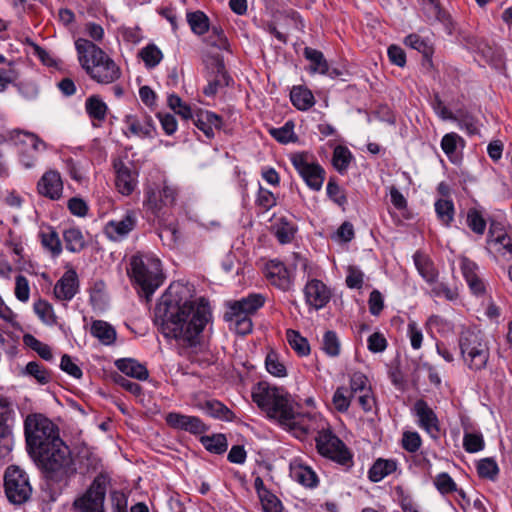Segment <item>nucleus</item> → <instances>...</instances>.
<instances>
[{
    "instance_id": "nucleus-1",
    "label": "nucleus",
    "mask_w": 512,
    "mask_h": 512,
    "mask_svg": "<svg viewBox=\"0 0 512 512\" xmlns=\"http://www.w3.org/2000/svg\"><path fill=\"white\" fill-rule=\"evenodd\" d=\"M208 300H193L182 284H171L154 309V321L165 338L174 339L182 347H196L211 320Z\"/></svg>"
},
{
    "instance_id": "nucleus-2",
    "label": "nucleus",
    "mask_w": 512,
    "mask_h": 512,
    "mask_svg": "<svg viewBox=\"0 0 512 512\" xmlns=\"http://www.w3.org/2000/svg\"><path fill=\"white\" fill-rule=\"evenodd\" d=\"M252 399L269 418L275 419L299 438L318 431V416L295 412L289 395L283 389L259 382L252 391Z\"/></svg>"
},
{
    "instance_id": "nucleus-3",
    "label": "nucleus",
    "mask_w": 512,
    "mask_h": 512,
    "mask_svg": "<svg viewBox=\"0 0 512 512\" xmlns=\"http://www.w3.org/2000/svg\"><path fill=\"white\" fill-rule=\"evenodd\" d=\"M81 67L99 84H111L121 77V69L99 46L84 38L75 41Z\"/></svg>"
},
{
    "instance_id": "nucleus-4",
    "label": "nucleus",
    "mask_w": 512,
    "mask_h": 512,
    "mask_svg": "<svg viewBox=\"0 0 512 512\" xmlns=\"http://www.w3.org/2000/svg\"><path fill=\"white\" fill-rule=\"evenodd\" d=\"M53 448L38 452L33 457L45 478L54 483L67 484L77 470L73 461L70 448L64 441H57Z\"/></svg>"
},
{
    "instance_id": "nucleus-5",
    "label": "nucleus",
    "mask_w": 512,
    "mask_h": 512,
    "mask_svg": "<svg viewBox=\"0 0 512 512\" xmlns=\"http://www.w3.org/2000/svg\"><path fill=\"white\" fill-rule=\"evenodd\" d=\"M458 346L464 365L473 373L484 371L490 362V347L485 334L472 327L464 328L458 337Z\"/></svg>"
},
{
    "instance_id": "nucleus-6",
    "label": "nucleus",
    "mask_w": 512,
    "mask_h": 512,
    "mask_svg": "<svg viewBox=\"0 0 512 512\" xmlns=\"http://www.w3.org/2000/svg\"><path fill=\"white\" fill-rule=\"evenodd\" d=\"M24 433L27 450L34 457L49 447L63 441L58 427L42 414H30L24 421Z\"/></svg>"
},
{
    "instance_id": "nucleus-7",
    "label": "nucleus",
    "mask_w": 512,
    "mask_h": 512,
    "mask_svg": "<svg viewBox=\"0 0 512 512\" xmlns=\"http://www.w3.org/2000/svg\"><path fill=\"white\" fill-rule=\"evenodd\" d=\"M128 273L146 298H149L162 283L161 262L152 254L133 255Z\"/></svg>"
},
{
    "instance_id": "nucleus-8",
    "label": "nucleus",
    "mask_w": 512,
    "mask_h": 512,
    "mask_svg": "<svg viewBox=\"0 0 512 512\" xmlns=\"http://www.w3.org/2000/svg\"><path fill=\"white\" fill-rule=\"evenodd\" d=\"M318 453L348 471L354 466V455L347 445L329 429L318 431L315 438Z\"/></svg>"
},
{
    "instance_id": "nucleus-9",
    "label": "nucleus",
    "mask_w": 512,
    "mask_h": 512,
    "mask_svg": "<svg viewBox=\"0 0 512 512\" xmlns=\"http://www.w3.org/2000/svg\"><path fill=\"white\" fill-rule=\"evenodd\" d=\"M4 493L15 505L26 503L32 496L33 488L27 472L17 465H10L4 472Z\"/></svg>"
},
{
    "instance_id": "nucleus-10",
    "label": "nucleus",
    "mask_w": 512,
    "mask_h": 512,
    "mask_svg": "<svg viewBox=\"0 0 512 512\" xmlns=\"http://www.w3.org/2000/svg\"><path fill=\"white\" fill-rule=\"evenodd\" d=\"M111 479L106 473H99L87 490L73 502L77 512H105L104 502Z\"/></svg>"
},
{
    "instance_id": "nucleus-11",
    "label": "nucleus",
    "mask_w": 512,
    "mask_h": 512,
    "mask_svg": "<svg viewBox=\"0 0 512 512\" xmlns=\"http://www.w3.org/2000/svg\"><path fill=\"white\" fill-rule=\"evenodd\" d=\"M289 159L295 170L311 190H321L326 172L314 159L312 154L306 151L295 152L290 154Z\"/></svg>"
},
{
    "instance_id": "nucleus-12",
    "label": "nucleus",
    "mask_w": 512,
    "mask_h": 512,
    "mask_svg": "<svg viewBox=\"0 0 512 512\" xmlns=\"http://www.w3.org/2000/svg\"><path fill=\"white\" fill-rule=\"evenodd\" d=\"M15 411L8 397H0V459L10 454L13 448L12 426Z\"/></svg>"
},
{
    "instance_id": "nucleus-13",
    "label": "nucleus",
    "mask_w": 512,
    "mask_h": 512,
    "mask_svg": "<svg viewBox=\"0 0 512 512\" xmlns=\"http://www.w3.org/2000/svg\"><path fill=\"white\" fill-rule=\"evenodd\" d=\"M137 222L136 212L127 210L120 218L109 220L104 225L103 233L110 241L121 242L135 230Z\"/></svg>"
},
{
    "instance_id": "nucleus-14",
    "label": "nucleus",
    "mask_w": 512,
    "mask_h": 512,
    "mask_svg": "<svg viewBox=\"0 0 512 512\" xmlns=\"http://www.w3.org/2000/svg\"><path fill=\"white\" fill-rule=\"evenodd\" d=\"M265 302L266 297L260 293H250L239 300L230 301L227 303L224 319H233L240 316L251 317L264 306Z\"/></svg>"
},
{
    "instance_id": "nucleus-15",
    "label": "nucleus",
    "mask_w": 512,
    "mask_h": 512,
    "mask_svg": "<svg viewBox=\"0 0 512 512\" xmlns=\"http://www.w3.org/2000/svg\"><path fill=\"white\" fill-rule=\"evenodd\" d=\"M266 280L270 285L282 290L289 291L294 282V277L286 265L277 260H269L263 270Z\"/></svg>"
},
{
    "instance_id": "nucleus-16",
    "label": "nucleus",
    "mask_w": 512,
    "mask_h": 512,
    "mask_svg": "<svg viewBox=\"0 0 512 512\" xmlns=\"http://www.w3.org/2000/svg\"><path fill=\"white\" fill-rule=\"evenodd\" d=\"M414 415L417 417L418 426L423 429L431 438L437 440L440 438V422L428 403L419 399L413 406Z\"/></svg>"
},
{
    "instance_id": "nucleus-17",
    "label": "nucleus",
    "mask_w": 512,
    "mask_h": 512,
    "mask_svg": "<svg viewBox=\"0 0 512 512\" xmlns=\"http://www.w3.org/2000/svg\"><path fill=\"white\" fill-rule=\"evenodd\" d=\"M207 75L208 84L203 88V94L213 97L219 89L228 87L233 83L232 77L228 74L223 60L216 59L209 67Z\"/></svg>"
},
{
    "instance_id": "nucleus-18",
    "label": "nucleus",
    "mask_w": 512,
    "mask_h": 512,
    "mask_svg": "<svg viewBox=\"0 0 512 512\" xmlns=\"http://www.w3.org/2000/svg\"><path fill=\"white\" fill-rule=\"evenodd\" d=\"M63 189L61 174L54 169L45 171L36 185L37 193L52 201H57L62 197Z\"/></svg>"
},
{
    "instance_id": "nucleus-19",
    "label": "nucleus",
    "mask_w": 512,
    "mask_h": 512,
    "mask_svg": "<svg viewBox=\"0 0 512 512\" xmlns=\"http://www.w3.org/2000/svg\"><path fill=\"white\" fill-rule=\"evenodd\" d=\"M166 424L177 430H183L193 435H199L207 432L209 426L206 425L199 417L184 415L178 412H169L165 416Z\"/></svg>"
},
{
    "instance_id": "nucleus-20",
    "label": "nucleus",
    "mask_w": 512,
    "mask_h": 512,
    "mask_svg": "<svg viewBox=\"0 0 512 512\" xmlns=\"http://www.w3.org/2000/svg\"><path fill=\"white\" fill-rule=\"evenodd\" d=\"M306 303L316 310L325 307L331 298L329 288L318 279L308 281L304 287Z\"/></svg>"
},
{
    "instance_id": "nucleus-21",
    "label": "nucleus",
    "mask_w": 512,
    "mask_h": 512,
    "mask_svg": "<svg viewBox=\"0 0 512 512\" xmlns=\"http://www.w3.org/2000/svg\"><path fill=\"white\" fill-rule=\"evenodd\" d=\"M79 292V279L75 270L66 271L55 283L54 297L58 301L69 302Z\"/></svg>"
},
{
    "instance_id": "nucleus-22",
    "label": "nucleus",
    "mask_w": 512,
    "mask_h": 512,
    "mask_svg": "<svg viewBox=\"0 0 512 512\" xmlns=\"http://www.w3.org/2000/svg\"><path fill=\"white\" fill-rule=\"evenodd\" d=\"M124 123L132 135L141 138H153L156 130L152 117L146 113L128 114Z\"/></svg>"
},
{
    "instance_id": "nucleus-23",
    "label": "nucleus",
    "mask_w": 512,
    "mask_h": 512,
    "mask_svg": "<svg viewBox=\"0 0 512 512\" xmlns=\"http://www.w3.org/2000/svg\"><path fill=\"white\" fill-rule=\"evenodd\" d=\"M290 476L300 485L309 489H314L319 485L316 472L300 459H294L290 463Z\"/></svg>"
},
{
    "instance_id": "nucleus-24",
    "label": "nucleus",
    "mask_w": 512,
    "mask_h": 512,
    "mask_svg": "<svg viewBox=\"0 0 512 512\" xmlns=\"http://www.w3.org/2000/svg\"><path fill=\"white\" fill-rule=\"evenodd\" d=\"M460 269L471 292L477 296L484 295L486 291L485 283L478 275V265L469 258L462 257L460 259Z\"/></svg>"
},
{
    "instance_id": "nucleus-25",
    "label": "nucleus",
    "mask_w": 512,
    "mask_h": 512,
    "mask_svg": "<svg viewBox=\"0 0 512 512\" xmlns=\"http://www.w3.org/2000/svg\"><path fill=\"white\" fill-rule=\"evenodd\" d=\"M116 178L115 185L117 190L125 196L132 194L136 185V175L132 170L121 160H117L113 164Z\"/></svg>"
},
{
    "instance_id": "nucleus-26",
    "label": "nucleus",
    "mask_w": 512,
    "mask_h": 512,
    "mask_svg": "<svg viewBox=\"0 0 512 512\" xmlns=\"http://www.w3.org/2000/svg\"><path fill=\"white\" fill-rule=\"evenodd\" d=\"M192 121L208 139H212L214 137V130L220 129L223 124L222 118L219 115L202 109L195 111V117Z\"/></svg>"
},
{
    "instance_id": "nucleus-27",
    "label": "nucleus",
    "mask_w": 512,
    "mask_h": 512,
    "mask_svg": "<svg viewBox=\"0 0 512 512\" xmlns=\"http://www.w3.org/2000/svg\"><path fill=\"white\" fill-rule=\"evenodd\" d=\"M413 261L418 273L428 284L436 283L439 272L427 254L418 250L413 255Z\"/></svg>"
},
{
    "instance_id": "nucleus-28",
    "label": "nucleus",
    "mask_w": 512,
    "mask_h": 512,
    "mask_svg": "<svg viewBox=\"0 0 512 512\" xmlns=\"http://www.w3.org/2000/svg\"><path fill=\"white\" fill-rule=\"evenodd\" d=\"M85 111L93 126L98 127L106 120L108 106L99 95H91L85 101Z\"/></svg>"
},
{
    "instance_id": "nucleus-29",
    "label": "nucleus",
    "mask_w": 512,
    "mask_h": 512,
    "mask_svg": "<svg viewBox=\"0 0 512 512\" xmlns=\"http://www.w3.org/2000/svg\"><path fill=\"white\" fill-rule=\"evenodd\" d=\"M116 368L125 376L145 381L149 377V371L144 364L133 358H121L115 361Z\"/></svg>"
},
{
    "instance_id": "nucleus-30",
    "label": "nucleus",
    "mask_w": 512,
    "mask_h": 512,
    "mask_svg": "<svg viewBox=\"0 0 512 512\" xmlns=\"http://www.w3.org/2000/svg\"><path fill=\"white\" fill-rule=\"evenodd\" d=\"M487 241L488 244L498 246L499 252L503 250V253L512 257V238L506 234L500 223L491 222Z\"/></svg>"
},
{
    "instance_id": "nucleus-31",
    "label": "nucleus",
    "mask_w": 512,
    "mask_h": 512,
    "mask_svg": "<svg viewBox=\"0 0 512 512\" xmlns=\"http://www.w3.org/2000/svg\"><path fill=\"white\" fill-rule=\"evenodd\" d=\"M40 242L43 248L48 251L52 257H58L62 253V243L57 231L52 226H46L39 232Z\"/></svg>"
},
{
    "instance_id": "nucleus-32",
    "label": "nucleus",
    "mask_w": 512,
    "mask_h": 512,
    "mask_svg": "<svg viewBox=\"0 0 512 512\" xmlns=\"http://www.w3.org/2000/svg\"><path fill=\"white\" fill-rule=\"evenodd\" d=\"M90 333L103 345H112L115 343L117 338V333L114 327L103 320H94L91 324Z\"/></svg>"
},
{
    "instance_id": "nucleus-33",
    "label": "nucleus",
    "mask_w": 512,
    "mask_h": 512,
    "mask_svg": "<svg viewBox=\"0 0 512 512\" xmlns=\"http://www.w3.org/2000/svg\"><path fill=\"white\" fill-rule=\"evenodd\" d=\"M397 469L396 461L392 459L378 458L368 471V478L372 482H380Z\"/></svg>"
},
{
    "instance_id": "nucleus-34",
    "label": "nucleus",
    "mask_w": 512,
    "mask_h": 512,
    "mask_svg": "<svg viewBox=\"0 0 512 512\" xmlns=\"http://www.w3.org/2000/svg\"><path fill=\"white\" fill-rule=\"evenodd\" d=\"M290 100L292 104L301 111H306L315 104V98L311 90L302 85L294 86L292 88L290 92Z\"/></svg>"
},
{
    "instance_id": "nucleus-35",
    "label": "nucleus",
    "mask_w": 512,
    "mask_h": 512,
    "mask_svg": "<svg viewBox=\"0 0 512 512\" xmlns=\"http://www.w3.org/2000/svg\"><path fill=\"white\" fill-rule=\"evenodd\" d=\"M202 409L211 417L222 421L232 422L236 416L225 404L218 400H207Z\"/></svg>"
},
{
    "instance_id": "nucleus-36",
    "label": "nucleus",
    "mask_w": 512,
    "mask_h": 512,
    "mask_svg": "<svg viewBox=\"0 0 512 512\" xmlns=\"http://www.w3.org/2000/svg\"><path fill=\"white\" fill-rule=\"evenodd\" d=\"M65 247L69 252L79 253L86 247L85 237L79 227H70L63 231Z\"/></svg>"
},
{
    "instance_id": "nucleus-37",
    "label": "nucleus",
    "mask_w": 512,
    "mask_h": 512,
    "mask_svg": "<svg viewBox=\"0 0 512 512\" xmlns=\"http://www.w3.org/2000/svg\"><path fill=\"white\" fill-rule=\"evenodd\" d=\"M354 159L353 154L348 147L337 145L333 150L332 165L340 174H345Z\"/></svg>"
},
{
    "instance_id": "nucleus-38",
    "label": "nucleus",
    "mask_w": 512,
    "mask_h": 512,
    "mask_svg": "<svg viewBox=\"0 0 512 512\" xmlns=\"http://www.w3.org/2000/svg\"><path fill=\"white\" fill-rule=\"evenodd\" d=\"M186 19L192 32L196 35H204L210 31V20L203 11L188 12Z\"/></svg>"
},
{
    "instance_id": "nucleus-39",
    "label": "nucleus",
    "mask_w": 512,
    "mask_h": 512,
    "mask_svg": "<svg viewBox=\"0 0 512 512\" xmlns=\"http://www.w3.org/2000/svg\"><path fill=\"white\" fill-rule=\"evenodd\" d=\"M200 443L204 448L213 454H223L228 448L227 438L224 434L218 433L211 436H201Z\"/></svg>"
},
{
    "instance_id": "nucleus-40",
    "label": "nucleus",
    "mask_w": 512,
    "mask_h": 512,
    "mask_svg": "<svg viewBox=\"0 0 512 512\" xmlns=\"http://www.w3.org/2000/svg\"><path fill=\"white\" fill-rule=\"evenodd\" d=\"M144 206L158 218L162 214L163 208H166L159 190L153 187L145 189Z\"/></svg>"
},
{
    "instance_id": "nucleus-41",
    "label": "nucleus",
    "mask_w": 512,
    "mask_h": 512,
    "mask_svg": "<svg viewBox=\"0 0 512 512\" xmlns=\"http://www.w3.org/2000/svg\"><path fill=\"white\" fill-rule=\"evenodd\" d=\"M286 338L290 347L299 355L307 356L310 354V345L306 338L293 329H288L286 332Z\"/></svg>"
},
{
    "instance_id": "nucleus-42",
    "label": "nucleus",
    "mask_w": 512,
    "mask_h": 512,
    "mask_svg": "<svg viewBox=\"0 0 512 512\" xmlns=\"http://www.w3.org/2000/svg\"><path fill=\"white\" fill-rule=\"evenodd\" d=\"M304 56L307 60L311 62L310 69L312 72H317L321 74H326L328 72L329 66L321 51L310 47H306L304 49Z\"/></svg>"
},
{
    "instance_id": "nucleus-43",
    "label": "nucleus",
    "mask_w": 512,
    "mask_h": 512,
    "mask_svg": "<svg viewBox=\"0 0 512 512\" xmlns=\"http://www.w3.org/2000/svg\"><path fill=\"white\" fill-rule=\"evenodd\" d=\"M435 212L439 221L449 227L454 219V204L449 199H439L435 202Z\"/></svg>"
},
{
    "instance_id": "nucleus-44",
    "label": "nucleus",
    "mask_w": 512,
    "mask_h": 512,
    "mask_svg": "<svg viewBox=\"0 0 512 512\" xmlns=\"http://www.w3.org/2000/svg\"><path fill=\"white\" fill-rule=\"evenodd\" d=\"M139 57L145 64V67L152 69L156 67L163 59V53L153 43L148 44L139 51Z\"/></svg>"
},
{
    "instance_id": "nucleus-45",
    "label": "nucleus",
    "mask_w": 512,
    "mask_h": 512,
    "mask_svg": "<svg viewBox=\"0 0 512 512\" xmlns=\"http://www.w3.org/2000/svg\"><path fill=\"white\" fill-rule=\"evenodd\" d=\"M294 123L287 121L280 128H271L269 130L270 135L279 143L287 144L290 142H296L298 140L297 135L294 133Z\"/></svg>"
},
{
    "instance_id": "nucleus-46",
    "label": "nucleus",
    "mask_w": 512,
    "mask_h": 512,
    "mask_svg": "<svg viewBox=\"0 0 512 512\" xmlns=\"http://www.w3.org/2000/svg\"><path fill=\"white\" fill-rule=\"evenodd\" d=\"M25 374L35 378L41 385L48 384L52 380V372L36 361L27 363Z\"/></svg>"
},
{
    "instance_id": "nucleus-47",
    "label": "nucleus",
    "mask_w": 512,
    "mask_h": 512,
    "mask_svg": "<svg viewBox=\"0 0 512 512\" xmlns=\"http://www.w3.org/2000/svg\"><path fill=\"white\" fill-rule=\"evenodd\" d=\"M326 192L328 198L333 201L336 205L345 210V206L348 203L345 190L339 186L335 177H330L327 183Z\"/></svg>"
},
{
    "instance_id": "nucleus-48",
    "label": "nucleus",
    "mask_w": 512,
    "mask_h": 512,
    "mask_svg": "<svg viewBox=\"0 0 512 512\" xmlns=\"http://www.w3.org/2000/svg\"><path fill=\"white\" fill-rule=\"evenodd\" d=\"M404 44L420 52L426 59L431 58L433 54V47L428 43L427 40L418 34L413 33L406 36L404 39Z\"/></svg>"
},
{
    "instance_id": "nucleus-49",
    "label": "nucleus",
    "mask_w": 512,
    "mask_h": 512,
    "mask_svg": "<svg viewBox=\"0 0 512 512\" xmlns=\"http://www.w3.org/2000/svg\"><path fill=\"white\" fill-rule=\"evenodd\" d=\"M167 104L176 114L181 116L183 119L193 120L195 117V111L192 110L190 105L182 101V99L176 94H170L167 98Z\"/></svg>"
},
{
    "instance_id": "nucleus-50",
    "label": "nucleus",
    "mask_w": 512,
    "mask_h": 512,
    "mask_svg": "<svg viewBox=\"0 0 512 512\" xmlns=\"http://www.w3.org/2000/svg\"><path fill=\"white\" fill-rule=\"evenodd\" d=\"M477 473L480 478L494 481L499 474L497 462L491 458H483L477 462Z\"/></svg>"
},
{
    "instance_id": "nucleus-51",
    "label": "nucleus",
    "mask_w": 512,
    "mask_h": 512,
    "mask_svg": "<svg viewBox=\"0 0 512 512\" xmlns=\"http://www.w3.org/2000/svg\"><path fill=\"white\" fill-rule=\"evenodd\" d=\"M321 348L330 357L339 356L341 343L335 331L328 330L324 333Z\"/></svg>"
},
{
    "instance_id": "nucleus-52",
    "label": "nucleus",
    "mask_w": 512,
    "mask_h": 512,
    "mask_svg": "<svg viewBox=\"0 0 512 512\" xmlns=\"http://www.w3.org/2000/svg\"><path fill=\"white\" fill-rule=\"evenodd\" d=\"M34 311L37 316L47 325H54L57 317L54 313L52 305L43 299H39L34 303Z\"/></svg>"
},
{
    "instance_id": "nucleus-53",
    "label": "nucleus",
    "mask_w": 512,
    "mask_h": 512,
    "mask_svg": "<svg viewBox=\"0 0 512 512\" xmlns=\"http://www.w3.org/2000/svg\"><path fill=\"white\" fill-rule=\"evenodd\" d=\"M265 366L267 371L273 376L285 377L287 375L285 365L279 360V355L273 350L267 353Z\"/></svg>"
},
{
    "instance_id": "nucleus-54",
    "label": "nucleus",
    "mask_w": 512,
    "mask_h": 512,
    "mask_svg": "<svg viewBox=\"0 0 512 512\" xmlns=\"http://www.w3.org/2000/svg\"><path fill=\"white\" fill-rule=\"evenodd\" d=\"M468 227L477 235H483L486 229V220L479 210L471 208L467 212L466 219Z\"/></svg>"
},
{
    "instance_id": "nucleus-55",
    "label": "nucleus",
    "mask_w": 512,
    "mask_h": 512,
    "mask_svg": "<svg viewBox=\"0 0 512 512\" xmlns=\"http://www.w3.org/2000/svg\"><path fill=\"white\" fill-rule=\"evenodd\" d=\"M353 394L347 387H338L334 392L332 402L338 412H346L349 409Z\"/></svg>"
},
{
    "instance_id": "nucleus-56",
    "label": "nucleus",
    "mask_w": 512,
    "mask_h": 512,
    "mask_svg": "<svg viewBox=\"0 0 512 512\" xmlns=\"http://www.w3.org/2000/svg\"><path fill=\"white\" fill-rule=\"evenodd\" d=\"M295 233L296 229L294 225L285 219H281L280 223L276 227L275 237L279 243L287 244L293 240Z\"/></svg>"
},
{
    "instance_id": "nucleus-57",
    "label": "nucleus",
    "mask_w": 512,
    "mask_h": 512,
    "mask_svg": "<svg viewBox=\"0 0 512 512\" xmlns=\"http://www.w3.org/2000/svg\"><path fill=\"white\" fill-rule=\"evenodd\" d=\"M463 447L468 453H476L484 449L485 442L481 433H465Z\"/></svg>"
},
{
    "instance_id": "nucleus-58",
    "label": "nucleus",
    "mask_w": 512,
    "mask_h": 512,
    "mask_svg": "<svg viewBox=\"0 0 512 512\" xmlns=\"http://www.w3.org/2000/svg\"><path fill=\"white\" fill-rule=\"evenodd\" d=\"M264 512H282L283 505L279 498L268 491L259 497Z\"/></svg>"
},
{
    "instance_id": "nucleus-59",
    "label": "nucleus",
    "mask_w": 512,
    "mask_h": 512,
    "mask_svg": "<svg viewBox=\"0 0 512 512\" xmlns=\"http://www.w3.org/2000/svg\"><path fill=\"white\" fill-rule=\"evenodd\" d=\"M434 484L441 494H449L457 490L455 481L446 472L438 474L434 480Z\"/></svg>"
},
{
    "instance_id": "nucleus-60",
    "label": "nucleus",
    "mask_w": 512,
    "mask_h": 512,
    "mask_svg": "<svg viewBox=\"0 0 512 512\" xmlns=\"http://www.w3.org/2000/svg\"><path fill=\"white\" fill-rule=\"evenodd\" d=\"M255 203L264 211H268L276 205L277 200L271 191L260 186Z\"/></svg>"
},
{
    "instance_id": "nucleus-61",
    "label": "nucleus",
    "mask_w": 512,
    "mask_h": 512,
    "mask_svg": "<svg viewBox=\"0 0 512 512\" xmlns=\"http://www.w3.org/2000/svg\"><path fill=\"white\" fill-rule=\"evenodd\" d=\"M422 444L421 437L418 432L405 431L402 436V447L410 453L417 452Z\"/></svg>"
},
{
    "instance_id": "nucleus-62",
    "label": "nucleus",
    "mask_w": 512,
    "mask_h": 512,
    "mask_svg": "<svg viewBox=\"0 0 512 512\" xmlns=\"http://www.w3.org/2000/svg\"><path fill=\"white\" fill-rule=\"evenodd\" d=\"M387 346V339L381 332H374L367 339V348L372 353H381L386 350Z\"/></svg>"
},
{
    "instance_id": "nucleus-63",
    "label": "nucleus",
    "mask_w": 512,
    "mask_h": 512,
    "mask_svg": "<svg viewBox=\"0 0 512 512\" xmlns=\"http://www.w3.org/2000/svg\"><path fill=\"white\" fill-rule=\"evenodd\" d=\"M349 391L354 395L371 389L368 386V378L362 372H354L350 376Z\"/></svg>"
},
{
    "instance_id": "nucleus-64",
    "label": "nucleus",
    "mask_w": 512,
    "mask_h": 512,
    "mask_svg": "<svg viewBox=\"0 0 512 512\" xmlns=\"http://www.w3.org/2000/svg\"><path fill=\"white\" fill-rule=\"evenodd\" d=\"M112 512H127L128 496L121 490H113L110 493Z\"/></svg>"
}]
</instances>
